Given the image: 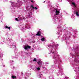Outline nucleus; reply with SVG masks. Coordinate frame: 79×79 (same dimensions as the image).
I'll use <instances>...</instances> for the list:
<instances>
[{"mask_svg": "<svg viewBox=\"0 0 79 79\" xmlns=\"http://www.w3.org/2000/svg\"><path fill=\"white\" fill-rule=\"evenodd\" d=\"M35 9L36 10H37V7H35Z\"/></svg>", "mask_w": 79, "mask_h": 79, "instance_id": "nucleus-15", "label": "nucleus"}, {"mask_svg": "<svg viewBox=\"0 0 79 79\" xmlns=\"http://www.w3.org/2000/svg\"><path fill=\"white\" fill-rule=\"evenodd\" d=\"M12 77L13 78V79H16V77L14 76H12Z\"/></svg>", "mask_w": 79, "mask_h": 79, "instance_id": "nucleus-7", "label": "nucleus"}, {"mask_svg": "<svg viewBox=\"0 0 79 79\" xmlns=\"http://www.w3.org/2000/svg\"><path fill=\"white\" fill-rule=\"evenodd\" d=\"M41 40H42V41H44V40H45V38H42L41 39Z\"/></svg>", "mask_w": 79, "mask_h": 79, "instance_id": "nucleus-10", "label": "nucleus"}, {"mask_svg": "<svg viewBox=\"0 0 79 79\" xmlns=\"http://www.w3.org/2000/svg\"><path fill=\"white\" fill-rule=\"evenodd\" d=\"M37 59L36 58H35L34 60H33V61H36L37 62Z\"/></svg>", "mask_w": 79, "mask_h": 79, "instance_id": "nucleus-9", "label": "nucleus"}, {"mask_svg": "<svg viewBox=\"0 0 79 79\" xmlns=\"http://www.w3.org/2000/svg\"><path fill=\"white\" fill-rule=\"evenodd\" d=\"M76 15L77 16H79V14H78L77 11L76 12Z\"/></svg>", "mask_w": 79, "mask_h": 79, "instance_id": "nucleus-8", "label": "nucleus"}, {"mask_svg": "<svg viewBox=\"0 0 79 79\" xmlns=\"http://www.w3.org/2000/svg\"><path fill=\"white\" fill-rule=\"evenodd\" d=\"M55 53V52H52V53Z\"/></svg>", "mask_w": 79, "mask_h": 79, "instance_id": "nucleus-18", "label": "nucleus"}, {"mask_svg": "<svg viewBox=\"0 0 79 79\" xmlns=\"http://www.w3.org/2000/svg\"><path fill=\"white\" fill-rule=\"evenodd\" d=\"M19 20L21 21V20H23V19L22 18V17H20V18H19Z\"/></svg>", "mask_w": 79, "mask_h": 79, "instance_id": "nucleus-11", "label": "nucleus"}, {"mask_svg": "<svg viewBox=\"0 0 79 79\" xmlns=\"http://www.w3.org/2000/svg\"><path fill=\"white\" fill-rule=\"evenodd\" d=\"M23 19H24V18H23Z\"/></svg>", "mask_w": 79, "mask_h": 79, "instance_id": "nucleus-19", "label": "nucleus"}, {"mask_svg": "<svg viewBox=\"0 0 79 79\" xmlns=\"http://www.w3.org/2000/svg\"><path fill=\"white\" fill-rule=\"evenodd\" d=\"M72 4L75 6V7H76V4H75V2H72Z\"/></svg>", "mask_w": 79, "mask_h": 79, "instance_id": "nucleus-5", "label": "nucleus"}, {"mask_svg": "<svg viewBox=\"0 0 79 79\" xmlns=\"http://www.w3.org/2000/svg\"><path fill=\"white\" fill-rule=\"evenodd\" d=\"M31 48V46H29V45H27L24 47V48L25 50H27L28 48L30 49Z\"/></svg>", "mask_w": 79, "mask_h": 79, "instance_id": "nucleus-1", "label": "nucleus"}, {"mask_svg": "<svg viewBox=\"0 0 79 79\" xmlns=\"http://www.w3.org/2000/svg\"><path fill=\"white\" fill-rule=\"evenodd\" d=\"M37 63L38 64L39 66H41L42 65V61H39L37 62Z\"/></svg>", "mask_w": 79, "mask_h": 79, "instance_id": "nucleus-2", "label": "nucleus"}, {"mask_svg": "<svg viewBox=\"0 0 79 79\" xmlns=\"http://www.w3.org/2000/svg\"><path fill=\"white\" fill-rule=\"evenodd\" d=\"M6 29H9V30H10L11 27H8L7 26H6Z\"/></svg>", "mask_w": 79, "mask_h": 79, "instance_id": "nucleus-6", "label": "nucleus"}, {"mask_svg": "<svg viewBox=\"0 0 79 79\" xmlns=\"http://www.w3.org/2000/svg\"><path fill=\"white\" fill-rule=\"evenodd\" d=\"M31 7L32 8H33V9H34V7H33V5H31Z\"/></svg>", "mask_w": 79, "mask_h": 79, "instance_id": "nucleus-14", "label": "nucleus"}, {"mask_svg": "<svg viewBox=\"0 0 79 79\" xmlns=\"http://www.w3.org/2000/svg\"><path fill=\"white\" fill-rule=\"evenodd\" d=\"M41 34H40V31H38L36 34V35H38V36H40Z\"/></svg>", "mask_w": 79, "mask_h": 79, "instance_id": "nucleus-4", "label": "nucleus"}, {"mask_svg": "<svg viewBox=\"0 0 79 79\" xmlns=\"http://www.w3.org/2000/svg\"><path fill=\"white\" fill-rule=\"evenodd\" d=\"M55 10L56 11V15H59V13H60V11H58L56 9Z\"/></svg>", "mask_w": 79, "mask_h": 79, "instance_id": "nucleus-3", "label": "nucleus"}, {"mask_svg": "<svg viewBox=\"0 0 79 79\" xmlns=\"http://www.w3.org/2000/svg\"><path fill=\"white\" fill-rule=\"evenodd\" d=\"M31 2H32V3L33 2V1L32 0L31 1Z\"/></svg>", "mask_w": 79, "mask_h": 79, "instance_id": "nucleus-16", "label": "nucleus"}, {"mask_svg": "<svg viewBox=\"0 0 79 79\" xmlns=\"http://www.w3.org/2000/svg\"><path fill=\"white\" fill-rule=\"evenodd\" d=\"M45 1L44 2V3H45Z\"/></svg>", "mask_w": 79, "mask_h": 79, "instance_id": "nucleus-17", "label": "nucleus"}, {"mask_svg": "<svg viewBox=\"0 0 79 79\" xmlns=\"http://www.w3.org/2000/svg\"><path fill=\"white\" fill-rule=\"evenodd\" d=\"M37 70H38L39 71L40 70V68H39V67L37 68Z\"/></svg>", "mask_w": 79, "mask_h": 79, "instance_id": "nucleus-12", "label": "nucleus"}, {"mask_svg": "<svg viewBox=\"0 0 79 79\" xmlns=\"http://www.w3.org/2000/svg\"><path fill=\"white\" fill-rule=\"evenodd\" d=\"M15 20H16V21H19V20H18V18H16L15 19Z\"/></svg>", "mask_w": 79, "mask_h": 79, "instance_id": "nucleus-13", "label": "nucleus"}]
</instances>
